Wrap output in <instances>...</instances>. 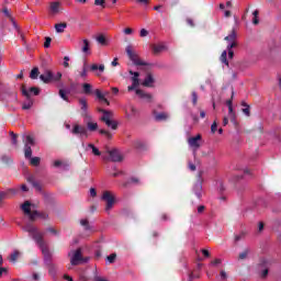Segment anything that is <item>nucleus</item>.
I'll return each mask as SVG.
<instances>
[{
	"mask_svg": "<svg viewBox=\"0 0 281 281\" xmlns=\"http://www.w3.org/2000/svg\"><path fill=\"white\" fill-rule=\"evenodd\" d=\"M241 106H245V108L243 109V113L246 114L247 117H249V115H250L249 105H248L247 103L243 102V103H241Z\"/></svg>",
	"mask_w": 281,
	"mask_h": 281,
	"instance_id": "obj_41",
	"label": "nucleus"
},
{
	"mask_svg": "<svg viewBox=\"0 0 281 281\" xmlns=\"http://www.w3.org/2000/svg\"><path fill=\"white\" fill-rule=\"evenodd\" d=\"M52 45V38L50 37H46L45 38V43H44V47L47 49L49 48Z\"/></svg>",
	"mask_w": 281,
	"mask_h": 281,
	"instance_id": "obj_49",
	"label": "nucleus"
},
{
	"mask_svg": "<svg viewBox=\"0 0 281 281\" xmlns=\"http://www.w3.org/2000/svg\"><path fill=\"white\" fill-rule=\"evenodd\" d=\"M248 255H249V250H245L244 252H240L239 260H245V258H247Z\"/></svg>",
	"mask_w": 281,
	"mask_h": 281,
	"instance_id": "obj_52",
	"label": "nucleus"
},
{
	"mask_svg": "<svg viewBox=\"0 0 281 281\" xmlns=\"http://www.w3.org/2000/svg\"><path fill=\"white\" fill-rule=\"evenodd\" d=\"M31 203L30 201H25L23 204H22V210L24 212V214H26L30 218V221H32V207H31Z\"/></svg>",
	"mask_w": 281,
	"mask_h": 281,
	"instance_id": "obj_18",
	"label": "nucleus"
},
{
	"mask_svg": "<svg viewBox=\"0 0 281 281\" xmlns=\"http://www.w3.org/2000/svg\"><path fill=\"white\" fill-rule=\"evenodd\" d=\"M201 135L198 134L196 136L190 137L188 139V144L190 146V148H192L193 150V156L196 157V150H199V148H201Z\"/></svg>",
	"mask_w": 281,
	"mask_h": 281,
	"instance_id": "obj_8",
	"label": "nucleus"
},
{
	"mask_svg": "<svg viewBox=\"0 0 281 281\" xmlns=\"http://www.w3.org/2000/svg\"><path fill=\"white\" fill-rule=\"evenodd\" d=\"M30 160H31V166H40L41 165V158H38V157L31 156Z\"/></svg>",
	"mask_w": 281,
	"mask_h": 281,
	"instance_id": "obj_38",
	"label": "nucleus"
},
{
	"mask_svg": "<svg viewBox=\"0 0 281 281\" xmlns=\"http://www.w3.org/2000/svg\"><path fill=\"white\" fill-rule=\"evenodd\" d=\"M68 256L70 257V265L76 267L89 261V257H82V249L78 248L77 250H71Z\"/></svg>",
	"mask_w": 281,
	"mask_h": 281,
	"instance_id": "obj_4",
	"label": "nucleus"
},
{
	"mask_svg": "<svg viewBox=\"0 0 281 281\" xmlns=\"http://www.w3.org/2000/svg\"><path fill=\"white\" fill-rule=\"evenodd\" d=\"M64 67H66V68L69 67V56L64 57Z\"/></svg>",
	"mask_w": 281,
	"mask_h": 281,
	"instance_id": "obj_61",
	"label": "nucleus"
},
{
	"mask_svg": "<svg viewBox=\"0 0 281 281\" xmlns=\"http://www.w3.org/2000/svg\"><path fill=\"white\" fill-rule=\"evenodd\" d=\"M123 34H125L126 36H131V34H133V29H131V27L124 29Z\"/></svg>",
	"mask_w": 281,
	"mask_h": 281,
	"instance_id": "obj_53",
	"label": "nucleus"
},
{
	"mask_svg": "<svg viewBox=\"0 0 281 281\" xmlns=\"http://www.w3.org/2000/svg\"><path fill=\"white\" fill-rule=\"evenodd\" d=\"M82 43H83V46H82V48H81V52H82L83 54H91V52L89 50V47H90V45H91V43L89 42V40H83Z\"/></svg>",
	"mask_w": 281,
	"mask_h": 281,
	"instance_id": "obj_27",
	"label": "nucleus"
},
{
	"mask_svg": "<svg viewBox=\"0 0 281 281\" xmlns=\"http://www.w3.org/2000/svg\"><path fill=\"white\" fill-rule=\"evenodd\" d=\"M81 78H87V63L83 64L82 71L79 72Z\"/></svg>",
	"mask_w": 281,
	"mask_h": 281,
	"instance_id": "obj_45",
	"label": "nucleus"
},
{
	"mask_svg": "<svg viewBox=\"0 0 281 281\" xmlns=\"http://www.w3.org/2000/svg\"><path fill=\"white\" fill-rule=\"evenodd\" d=\"M82 89H83V93H86L87 95H89V93H91L92 87H91L90 83H83Z\"/></svg>",
	"mask_w": 281,
	"mask_h": 281,
	"instance_id": "obj_36",
	"label": "nucleus"
},
{
	"mask_svg": "<svg viewBox=\"0 0 281 281\" xmlns=\"http://www.w3.org/2000/svg\"><path fill=\"white\" fill-rule=\"evenodd\" d=\"M53 78L54 72L52 70H45L44 74L40 76V80H42V82H44L45 85H49Z\"/></svg>",
	"mask_w": 281,
	"mask_h": 281,
	"instance_id": "obj_14",
	"label": "nucleus"
},
{
	"mask_svg": "<svg viewBox=\"0 0 281 281\" xmlns=\"http://www.w3.org/2000/svg\"><path fill=\"white\" fill-rule=\"evenodd\" d=\"M36 218H42V221H47V218H49V214H47L46 212L33 211L31 214V221H36Z\"/></svg>",
	"mask_w": 281,
	"mask_h": 281,
	"instance_id": "obj_16",
	"label": "nucleus"
},
{
	"mask_svg": "<svg viewBox=\"0 0 281 281\" xmlns=\"http://www.w3.org/2000/svg\"><path fill=\"white\" fill-rule=\"evenodd\" d=\"M189 170H191V172H194L196 170V165L189 161Z\"/></svg>",
	"mask_w": 281,
	"mask_h": 281,
	"instance_id": "obj_60",
	"label": "nucleus"
},
{
	"mask_svg": "<svg viewBox=\"0 0 281 281\" xmlns=\"http://www.w3.org/2000/svg\"><path fill=\"white\" fill-rule=\"evenodd\" d=\"M228 115H229L231 120H234V117H235L234 106L228 108Z\"/></svg>",
	"mask_w": 281,
	"mask_h": 281,
	"instance_id": "obj_55",
	"label": "nucleus"
},
{
	"mask_svg": "<svg viewBox=\"0 0 281 281\" xmlns=\"http://www.w3.org/2000/svg\"><path fill=\"white\" fill-rule=\"evenodd\" d=\"M199 101V95L196 92H192V103L194 106H196V102Z\"/></svg>",
	"mask_w": 281,
	"mask_h": 281,
	"instance_id": "obj_48",
	"label": "nucleus"
},
{
	"mask_svg": "<svg viewBox=\"0 0 281 281\" xmlns=\"http://www.w3.org/2000/svg\"><path fill=\"white\" fill-rule=\"evenodd\" d=\"M10 135L13 146H16V134H14V132H10Z\"/></svg>",
	"mask_w": 281,
	"mask_h": 281,
	"instance_id": "obj_51",
	"label": "nucleus"
},
{
	"mask_svg": "<svg viewBox=\"0 0 281 281\" xmlns=\"http://www.w3.org/2000/svg\"><path fill=\"white\" fill-rule=\"evenodd\" d=\"M216 128H218V125L216 124V122H213V124L211 125V132L216 133Z\"/></svg>",
	"mask_w": 281,
	"mask_h": 281,
	"instance_id": "obj_62",
	"label": "nucleus"
},
{
	"mask_svg": "<svg viewBox=\"0 0 281 281\" xmlns=\"http://www.w3.org/2000/svg\"><path fill=\"white\" fill-rule=\"evenodd\" d=\"M168 117H170V116L166 112H160V113L155 114L156 122H164V121L168 120Z\"/></svg>",
	"mask_w": 281,
	"mask_h": 281,
	"instance_id": "obj_24",
	"label": "nucleus"
},
{
	"mask_svg": "<svg viewBox=\"0 0 281 281\" xmlns=\"http://www.w3.org/2000/svg\"><path fill=\"white\" fill-rule=\"evenodd\" d=\"M221 63L229 67V61L227 60V50H224L220 57Z\"/></svg>",
	"mask_w": 281,
	"mask_h": 281,
	"instance_id": "obj_31",
	"label": "nucleus"
},
{
	"mask_svg": "<svg viewBox=\"0 0 281 281\" xmlns=\"http://www.w3.org/2000/svg\"><path fill=\"white\" fill-rule=\"evenodd\" d=\"M63 78V72H57L56 75L53 74L52 82H58Z\"/></svg>",
	"mask_w": 281,
	"mask_h": 281,
	"instance_id": "obj_43",
	"label": "nucleus"
},
{
	"mask_svg": "<svg viewBox=\"0 0 281 281\" xmlns=\"http://www.w3.org/2000/svg\"><path fill=\"white\" fill-rule=\"evenodd\" d=\"M166 49H168V47L165 44H157L153 47L154 54H161V52H166Z\"/></svg>",
	"mask_w": 281,
	"mask_h": 281,
	"instance_id": "obj_23",
	"label": "nucleus"
},
{
	"mask_svg": "<svg viewBox=\"0 0 281 281\" xmlns=\"http://www.w3.org/2000/svg\"><path fill=\"white\" fill-rule=\"evenodd\" d=\"M2 12L4 16H7V19H10V21H12V14H10V10H8V8H3Z\"/></svg>",
	"mask_w": 281,
	"mask_h": 281,
	"instance_id": "obj_47",
	"label": "nucleus"
},
{
	"mask_svg": "<svg viewBox=\"0 0 281 281\" xmlns=\"http://www.w3.org/2000/svg\"><path fill=\"white\" fill-rule=\"evenodd\" d=\"M1 161L3 164H12V158H10V156L4 155L1 157Z\"/></svg>",
	"mask_w": 281,
	"mask_h": 281,
	"instance_id": "obj_44",
	"label": "nucleus"
},
{
	"mask_svg": "<svg viewBox=\"0 0 281 281\" xmlns=\"http://www.w3.org/2000/svg\"><path fill=\"white\" fill-rule=\"evenodd\" d=\"M95 95L98 98V100H100L101 102H104V104H110V102L108 101V99H105L104 94H102V92L100 90H95Z\"/></svg>",
	"mask_w": 281,
	"mask_h": 281,
	"instance_id": "obj_28",
	"label": "nucleus"
},
{
	"mask_svg": "<svg viewBox=\"0 0 281 281\" xmlns=\"http://www.w3.org/2000/svg\"><path fill=\"white\" fill-rule=\"evenodd\" d=\"M89 148L92 150V155H95V157H100V155H101L100 149H98V147H95V145L88 144L86 150H89Z\"/></svg>",
	"mask_w": 281,
	"mask_h": 281,
	"instance_id": "obj_26",
	"label": "nucleus"
},
{
	"mask_svg": "<svg viewBox=\"0 0 281 281\" xmlns=\"http://www.w3.org/2000/svg\"><path fill=\"white\" fill-rule=\"evenodd\" d=\"M22 95L26 97V100L24 101L22 109L24 111H30V109L34 106V100L32 99V97H30V92L25 88L22 89Z\"/></svg>",
	"mask_w": 281,
	"mask_h": 281,
	"instance_id": "obj_11",
	"label": "nucleus"
},
{
	"mask_svg": "<svg viewBox=\"0 0 281 281\" xmlns=\"http://www.w3.org/2000/svg\"><path fill=\"white\" fill-rule=\"evenodd\" d=\"M59 97L65 100V102H69V97L67 95V92L64 89L59 90Z\"/></svg>",
	"mask_w": 281,
	"mask_h": 281,
	"instance_id": "obj_40",
	"label": "nucleus"
},
{
	"mask_svg": "<svg viewBox=\"0 0 281 281\" xmlns=\"http://www.w3.org/2000/svg\"><path fill=\"white\" fill-rule=\"evenodd\" d=\"M38 67H35L31 70L30 78L31 80H37L38 79Z\"/></svg>",
	"mask_w": 281,
	"mask_h": 281,
	"instance_id": "obj_30",
	"label": "nucleus"
},
{
	"mask_svg": "<svg viewBox=\"0 0 281 281\" xmlns=\"http://www.w3.org/2000/svg\"><path fill=\"white\" fill-rule=\"evenodd\" d=\"M19 259V250H14L11 255H10V262H15Z\"/></svg>",
	"mask_w": 281,
	"mask_h": 281,
	"instance_id": "obj_37",
	"label": "nucleus"
},
{
	"mask_svg": "<svg viewBox=\"0 0 281 281\" xmlns=\"http://www.w3.org/2000/svg\"><path fill=\"white\" fill-rule=\"evenodd\" d=\"M32 186L33 188H35V190H37V192H41L43 190L41 183H38L37 181L33 182Z\"/></svg>",
	"mask_w": 281,
	"mask_h": 281,
	"instance_id": "obj_50",
	"label": "nucleus"
},
{
	"mask_svg": "<svg viewBox=\"0 0 281 281\" xmlns=\"http://www.w3.org/2000/svg\"><path fill=\"white\" fill-rule=\"evenodd\" d=\"M100 113H103L101 116V122H104V124L109 127L112 128V131L117 130V121L113 120L114 114L112 111L104 110V109H99Z\"/></svg>",
	"mask_w": 281,
	"mask_h": 281,
	"instance_id": "obj_3",
	"label": "nucleus"
},
{
	"mask_svg": "<svg viewBox=\"0 0 281 281\" xmlns=\"http://www.w3.org/2000/svg\"><path fill=\"white\" fill-rule=\"evenodd\" d=\"M153 85H155V78L153 77L151 74H148L144 81L142 82L143 87H153Z\"/></svg>",
	"mask_w": 281,
	"mask_h": 281,
	"instance_id": "obj_19",
	"label": "nucleus"
},
{
	"mask_svg": "<svg viewBox=\"0 0 281 281\" xmlns=\"http://www.w3.org/2000/svg\"><path fill=\"white\" fill-rule=\"evenodd\" d=\"M216 186H217L220 192H223L225 190V187L223 186V181H217Z\"/></svg>",
	"mask_w": 281,
	"mask_h": 281,
	"instance_id": "obj_57",
	"label": "nucleus"
},
{
	"mask_svg": "<svg viewBox=\"0 0 281 281\" xmlns=\"http://www.w3.org/2000/svg\"><path fill=\"white\" fill-rule=\"evenodd\" d=\"M89 131L90 133L98 131V123L88 122L87 127H85V125L75 124L72 126L71 133L72 135H76L78 138H80L82 146H85V139H89Z\"/></svg>",
	"mask_w": 281,
	"mask_h": 281,
	"instance_id": "obj_2",
	"label": "nucleus"
},
{
	"mask_svg": "<svg viewBox=\"0 0 281 281\" xmlns=\"http://www.w3.org/2000/svg\"><path fill=\"white\" fill-rule=\"evenodd\" d=\"M106 0H94V5H101L102 8H104V2Z\"/></svg>",
	"mask_w": 281,
	"mask_h": 281,
	"instance_id": "obj_58",
	"label": "nucleus"
},
{
	"mask_svg": "<svg viewBox=\"0 0 281 281\" xmlns=\"http://www.w3.org/2000/svg\"><path fill=\"white\" fill-rule=\"evenodd\" d=\"M55 30L57 32V34H63V32H65V30H67V23H57L55 24Z\"/></svg>",
	"mask_w": 281,
	"mask_h": 281,
	"instance_id": "obj_25",
	"label": "nucleus"
},
{
	"mask_svg": "<svg viewBox=\"0 0 281 281\" xmlns=\"http://www.w3.org/2000/svg\"><path fill=\"white\" fill-rule=\"evenodd\" d=\"M130 75L133 76L132 85L139 87V72H137V71L134 72L133 70H130Z\"/></svg>",
	"mask_w": 281,
	"mask_h": 281,
	"instance_id": "obj_22",
	"label": "nucleus"
},
{
	"mask_svg": "<svg viewBox=\"0 0 281 281\" xmlns=\"http://www.w3.org/2000/svg\"><path fill=\"white\" fill-rule=\"evenodd\" d=\"M220 278H221V280H227V272H225L224 270H222V271L220 272Z\"/></svg>",
	"mask_w": 281,
	"mask_h": 281,
	"instance_id": "obj_59",
	"label": "nucleus"
},
{
	"mask_svg": "<svg viewBox=\"0 0 281 281\" xmlns=\"http://www.w3.org/2000/svg\"><path fill=\"white\" fill-rule=\"evenodd\" d=\"M80 225H81L82 227H85V229H86L87 232H89V229H91V225H89V220H87V218L80 220Z\"/></svg>",
	"mask_w": 281,
	"mask_h": 281,
	"instance_id": "obj_32",
	"label": "nucleus"
},
{
	"mask_svg": "<svg viewBox=\"0 0 281 281\" xmlns=\"http://www.w3.org/2000/svg\"><path fill=\"white\" fill-rule=\"evenodd\" d=\"M8 196V193L5 191L0 192V203Z\"/></svg>",
	"mask_w": 281,
	"mask_h": 281,
	"instance_id": "obj_63",
	"label": "nucleus"
},
{
	"mask_svg": "<svg viewBox=\"0 0 281 281\" xmlns=\"http://www.w3.org/2000/svg\"><path fill=\"white\" fill-rule=\"evenodd\" d=\"M97 43H99V45H102L103 47H106V45H109V40L106 38V36L104 34H99L95 37Z\"/></svg>",
	"mask_w": 281,
	"mask_h": 281,
	"instance_id": "obj_21",
	"label": "nucleus"
},
{
	"mask_svg": "<svg viewBox=\"0 0 281 281\" xmlns=\"http://www.w3.org/2000/svg\"><path fill=\"white\" fill-rule=\"evenodd\" d=\"M49 12L50 14H58V12H60V2H50Z\"/></svg>",
	"mask_w": 281,
	"mask_h": 281,
	"instance_id": "obj_20",
	"label": "nucleus"
},
{
	"mask_svg": "<svg viewBox=\"0 0 281 281\" xmlns=\"http://www.w3.org/2000/svg\"><path fill=\"white\" fill-rule=\"evenodd\" d=\"M22 229H23V232H26L29 234V236L31 238H33V240L40 247V249L44 256V261L46 262V265H49L48 273L53 277L56 276V266L49 263L52 260V255H49V249L47 248V246L45 245V241L43 240V236H45V234L40 232L36 226H34L30 223L24 225L22 227Z\"/></svg>",
	"mask_w": 281,
	"mask_h": 281,
	"instance_id": "obj_1",
	"label": "nucleus"
},
{
	"mask_svg": "<svg viewBox=\"0 0 281 281\" xmlns=\"http://www.w3.org/2000/svg\"><path fill=\"white\" fill-rule=\"evenodd\" d=\"M110 155V159L111 161H122V159H124V157L122 156V153L117 149H112L109 151Z\"/></svg>",
	"mask_w": 281,
	"mask_h": 281,
	"instance_id": "obj_15",
	"label": "nucleus"
},
{
	"mask_svg": "<svg viewBox=\"0 0 281 281\" xmlns=\"http://www.w3.org/2000/svg\"><path fill=\"white\" fill-rule=\"evenodd\" d=\"M54 168H63V170H68V166L63 162V160H55L53 162Z\"/></svg>",
	"mask_w": 281,
	"mask_h": 281,
	"instance_id": "obj_29",
	"label": "nucleus"
},
{
	"mask_svg": "<svg viewBox=\"0 0 281 281\" xmlns=\"http://www.w3.org/2000/svg\"><path fill=\"white\" fill-rule=\"evenodd\" d=\"M228 52V58H234V50L232 48H227Z\"/></svg>",
	"mask_w": 281,
	"mask_h": 281,
	"instance_id": "obj_64",
	"label": "nucleus"
},
{
	"mask_svg": "<svg viewBox=\"0 0 281 281\" xmlns=\"http://www.w3.org/2000/svg\"><path fill=\"white\" fill-rule=\"evenodd\" d=\"M90 70L93 71L95 76H102V74H104V65L92 64Z\"/></svg>",
	"mask_w": 281,
	"mask_h": 281,
	"instance_id": "obj_17",
	"label": "nucleus"
},
{
	"mask_svg": "<svg viewBox=\"0 0 281 281\" xmlns=\"http://www.w3.org/2000/svg\"><path fill=\"white\" fill-rule=\"evenodd\" d=\"M102 200L105 201V212L109 214L111 210H113V205L115 204V198L109 191H104L102 195Z\"/></svg>",
	"mask_w": 281,
	"mask_h": 281,
	"instance_id": "obj_7",
	"label": "nucleus"
},
{
	"mask_svg": "<svg viewBox=\"0 0 281 281\" xmlns=\"http://www.w3.org/2000/svg\"><path fill=\"white\" fill-rule=\"evenodd\" d=\"M8 274V269L0 266V278Z\"/></svg>",
	"mask_w": 281,
	"mask_h": 281,
	"instance_id": "obj_56",
	"label": "nucleus"
},
{
	"mask_svg": "<svg viewBox=\"0 0 281 281\" xmlns=\"http://www.w3.org/2000/svg\"><path fill=\"white\" fill-rule=\"evenodd\" d=\"M79 104L81 106V117H85V120H91V116L89 115V104L87 103V99H79Z\"/></svg>",
	"mask_w": 281,
	"mask_h": 281,
	"instance_id": "obj_12",
	"label": "nucleus"
},
{
	"mask_svg": "<svg viewBox=\"0 0 281 281\" xmlns=\"http://www.w3.org/2000/svg\"><path fill=\"white\" fill-rule=\"evenodd\" d=\"M92 281H109V280H106V279L102 278L100 274H98V271H94Z\"/></svg>",
	"mask_w": 281,
	"mask_h": 281,
	"instance_id": "obj_42",
	"label": "nucleus"
},
{
	"mask_svg": "<svg viewBox=\"0 0 281 281\" xmlns=\"http://www.w3.org/2000/svg\"><path fill=\"white\" fill-rule=\"evenodd\" d=\"M99 133H100V135H104V137H106V139H111L113 137V134H111V132H109L106 130H100Z\"/></svg>",
	"mask_w": 281,
	"mask_h": 281,
	"instance_id": "obj_35",
	"label": "nucleus"
},
{
	"mask_svg": "<svg viewBox=\"0 0 281 281\" xmlns=\"http://www.w3.org/2000/svg\"><path fill=\"white\" fill-rule=\"evenodd\" d=\"M227 41V49H234L236 47V30H233L228 36L225 37Z\"/></svg>",
	"mask_w": 281,
	"mask_h": 281,
	"instance_id": "obj_13",
	"label": "nucleus"
},
{
	"mask_svg": "<svg viewBox=\"0 0 281 281\" xmlns=\"http://www.w3.org/2000/svg\"><path fill=\"white\" fill-rule=\"evenodd\" d=\"M24 143V157L26 159H32V146H34V138L29 135L25 137Z\"/></svg>",
	"mask_w": 281,
	"mask_h": 281,
	"instance_id": "obj_9",
	"label": "nucleus"
},
{
	"mask_svg": "<svg viewBox=\"0 0 281 281\" xmlns=\"http://www.w3.org/2000/svg\"><path fill=\"white\" fill-rule=\"evenodd\" d=\"M192 191L198 199L203 196V170H199L196 182L193 184Z\"/></svg>",
	"mask_w": 281,
	"mask_h": 281,
	"instance_id": "obj_5",
	"label": "nucleus"
},
{
	"mask_svg": "<svg viewBox=\"0 0 281 281\" xmlns=\"http://www.w3.org/2000/svg\"><path fill=\"white\" fill-rule=\"evenodd\" d=\"M29 92L30 95H38V93H41V89L36 88V87H32L29 90H26Z\"/></svg>",
	"mask_w": 281,
	"mask_h": 281,
	"instance_id": "obj_33",
	"label": "nucleus"
},
{
	"mask_svg": "<svg viewBox=\"0 0 281 281\" xmlns=\"http://www.w3.org/2000/svg\"><path fill=\"white\" fill-rule=\"evenodd\" d=\"M14 30H16L18 34H20L22 41H23V33H21V30L19 29V25L16 24V21H14V18H12V20H10Z\"/></svg>",
	"mask_w": 281,
	"mask_h": 281,
	"instance_id": "obj_34",
	"label": "nucleus"
},
{
	"mask_svg": "<svg viewBox=\"0 0 281 281\" xmlns=\"http://www.w3.org/2000/svg\"><path fill=\"white\" fill-rule=\"evenodd\" d=\"M139 86H135V83H132V86L127 87L128 91H135L136 95L140 98V100H145V102H153V94L146 93L143 90L137 89Z\"/></svg>",
	"mask_w": 281,
	"mask_h": 281,
	"instance_id": "obj_6",
	"label": "nucleus"
},
{
	"mask_svg": "<svg viewBox=\"0 0 281 281\" xmlns=\"http://www.w3.org/2000/svg\"><path fill=\"white\" fill-rule=\"evenodd\" d=\"M115 258H117V255L111 254L110 256L106 257V262H109L110 265H113V262H115Z\"/></svg>",
	"mask_w": 281,
	"mask_h": 281,
	"instance_id": "obj_39",
	"label": "nucleus"
},
{
	"mask_svg": "<svg viewBox=\"0 0 281 281\" xmlns=\"http://www.w3.org/2000/svg\"><path fill=\"white\" fill-rule=\"evenodd\" d=\"M139 36H140L142 38L148 36V31H146V29H142L140 32H139Z\"/></svg>",
	"mask_w": 281,
	"mask_h": 281,
	"instance_id": "obj_54",
	"label": "nucleus"
},
{
	"mask_svg": "<svg viewBox=\"0 0 281 281\" xmlns=\"http://www.w3.org/2000/svg\"><path fill=\"white\" fill-rule=\"evenodd\" d=\"M126 54L130 56V59L132 63H134L138 67H144L146 66V63H144L142 59H139V56L137 54L133 53V48L131 46L126 47Z\"/></svg>",
	"mask_w": 281,
	"mask_h": 281,
	"instance_id": "obj_10",
	"label": "nucleus"
},
{
	"mask_svg": "<svg viewBox=\"0 0 281 281\" xmlns=\"http://www.w3.org/2000/svg\"><path fill=\"white\" fill-rule=\"evenodd\" d=\"M134 147L137 148L138 150H142L144 148V143H142V140H136L134 143Z\"/></svg>",
	"mask_w": 281,
	"mask_h": 281,
	"instance_id": "obj_46",
	"label": "nucleus"
}]
</instances>
